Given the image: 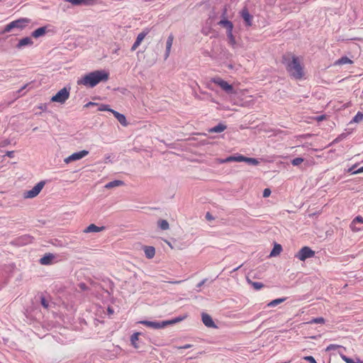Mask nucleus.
Segmentation results:
<instances>
[{
  "label": "nucleus",
  "instance_id": "nucleus-1",
  "mask_svg": "<svg viewBox=\"0 0 363 363\" xmlns=\"http://www.w3.org/2000/svg\"><path fill=\"white\" fill-rule=\"evenodd\" d=\"M281 62L285 65L286 69L291 77L295 79H301L303 77V67L298 57L290 54L284 55Z\"/></svg>",
  "mask_w": 363,
  "mask_h": 363
},
{
  "label": "nucleus",
  "instance_id": "nucleus-2",
  "mask_svg": "<svg viewBox=\"0 0 363 363\" xmlns=\"http://www.w3.org/2000/svg\"><path fill=\"white\" fill-rule=\"evenodd\" d=\"M109 78V73L106 70H96L89 72L78 79V85H84L93 88L102 82H106Z\"/></svg>",
  "mask_w": 363,
  "mask_h": 363
},
{
  "label": "nucleus",
  "instance_id": "nucleus-3",
  "mask_svg": "<svg viewBox=\"0 0 363 363\" xmlns=\"http://www.w3.org/2000/svg\"><path fill=\"white\" fill-rule=\"evenodd\" d=\"M186 318V315H183L163 321L141 320L139 322V323L153 329H161L165 328L166 326L179 323L184 320Z\"/></svg>",
  "mask_w": 363,
  "mask_h": 363
},
{
  "label": "nucleus",
  "instance_id": "nucleus-4",
  "mask_svg": "<svg viewBox=\"0 0 363 363\" xmlns=\"http://www.w3.org/2000/svg\"><path fill=\"white\" fill-rule=\"evenodd\" d=\"M30 21L31 20L28 18H20L17 20L13 21L6 25L2 30H0V35L6 33L11 32L14 28L22 30L28 26Z\"/></svg>",
  "mask_w": 363,
  "mask_h": 363
},
{
  "label": "nucleus",
  "instance_id": "nucleus-5",
  "mask_svg": "<svg viewBox=\"0 0 363 363\" xmlns=\"http://www.w3.org/2000/svg\"><path fill=\"white\" fill-rule=\"evenodd\" d=\"M224 162H245L249 164L257 166L259 164V161L258 159L253 158V157H247L241 155H237V156H229L225 160H223Z\"/></svg>",
  "mask_w": 363,
  "mask_h": 363
},
{
  "label": "nucleus",
  "instance_id": "nucleus-6",
  "mask_svg": "<svg viewBox=\"0 0 363 363\" xmlns=\"http://www.w3.org/2000/svg\"><path fill=\"white\" fill-rule=\"evenodd\" d=\"M70 93V88L64 87L60 89L57 94L52 96L51 101L58 102L60 104H65V101L69 99Z\"/></svg>",
  "mask_w": 363,
  "mask_h": 363
},
{
  "label": "nucleus",
  "instance_id": "nucleus-7",
  "mask_svg": "<svg viewBox=\"0 0 363 363\" xmlns=\"http://www.w3.org/2000/svg\"><path fill=\"white\" fill-rule=\"evenodd\" d=\"M45 184V181H40L36 185H35L32 189L27 191L24 193V198L31 199L35 197L41 191Z\"/></svg>",
  "mask_w": 363,
  "mask_h": 363
},
{
  "label": "nucleus",
  "instance_id": "nucleus-8",
  "mask_svg": "<svg viewBox=\"0 0 363 363\" xmlns=\"http://www.w3.org/2000/svg\"><path fill=\"white\" fill-rule=\"evenodd\" d=\"M314 255L315 252L309 247L305 246L298 252L295 257L301 261H305L306 259L313 257Z\"/></svg>",
  "mask_w": 363,
  "mask_h": 363
},
{
  "label": "nucleus",
  "instance_id": "nucleus-9",
  "mask_svg": "<svg viewBox=\"0 0 363 363\" xmlns=\"http://www.w3.org/2000/svg\"><path fill=\"white\" fill-rule=\"evenodd\" d=\"M213 82L218 84L223 90H224L228 94H233L234 92L233 86L231 84H228L226 81L220 78L214 79Z\"/></svg>",
  "mask_w": 363,
  "mask_h": 363
},
{
  "label": "nucleus",
  "instance_id": "nucleus-10",
  "mask_svg": "<svg viewBox=\"0 0 363 363\" xmlns=\"http://www.w3.org/2000/svg\"><path fill=\"white\" fill-rule=\"evenodd\" d=\"M89 154V151L83 150L79 152H74L65 159V162L68 164L72 161L81 160Z\"/></svg>",
  "mask_w": 363,
  "mask_h": 363
},
{
  "label": "nucleus",
  "instance_id": "nucleus-11",
  "mask_svg": "<svg viewBox=\"0 0 363 363\" xmlns=\"http://www.w3.org/2000/svg\"><path fill=\"white\" fill-rule=\"evenodd\" d=\"M225 15H226V9H224L223 14H222L223 19L220 20V22L218 23V24L220 26L225 28L226 33H227L228 31L233 30V24L230 21L225 18Z\"/></svg>",
  "mask_w": 363,
  "mask_h": 363
},
{
  "label": "nucleus",
  "instance_id": "nucleus-12",
  "mask_svg": "<svg viewBox=\"0 0 363 363\" xmlns=\"http://www.w3.org/2000/svg\"><path fill=\"white\" fill-rule=\"evenodd\" d=\"M351 228L353 231H359L363 229V218L357 216L351 223Z\"/></svg>",
  "mask_w": 363,
  "mask_h": 363
},
{
  "label": "nucleus",
  "instance_id": "nucleus-13",
  "mask_svg": "<svg viewBox=\"0 0 363 363\" xmlns=\"http://www.w3.org/2000/svg\"><path fill=\"white\" fill-rule=\"evenodd\" d=\"M241 16L245 21L246 26H251L252 22V16L249 13L247 8L242 9L240 12Z\"/></svg>",
  "mask_w": 363,
  "mask_h": 363
},
{
  "label": "nucleus",
  "instance_id": "nucleus-14",
  "mask_svg": "<svg viewBox=\"0 0 363 363\" xmlns=\"http://www.w3.org/2000/svg\"><path fill=\"white\" fill-rule=\"evenodd\" d=\"M55 258V255L52 253H46L39 259V263L42 265H49L52 263Z\"/></svg>",
  "mask_w": 363,
  "mask_h": 363
},
{
  "label": "nucleus",
  "instance_id": "nucleus-15",
  "mask_svg": "<svg viewBox=\"0 0 363 363\" xmlns=\"http://www.w3.org/2000/svg\"><path fill=\"white\" fill-rule=\"evenodd\" d=\"M201 316H202V321L206 327L212 328H217L216 325L213 322L211 315H209L207 313H203Z\"/></svg>",
  "mask_w": 363,
  "mask_h": 363
},
{
  "label": "nucleus",
  "instance_id": "nucleus-16",
  "mask_svg": "<svg viewBox=\"0 0 363 363\" xmlns=\"http://www.w3.org/2000/svg\"><path fill=\"white\" fill-rule=\"evenodd\" d=\"M147 33V31H143L138 35L135 43L131 47V51H135L138 48V47L140 45L141 42L143 40V39L145 38Z\"/></svg>",
  "mask_w": 363,
  "mask_h": 363
},
{
  "label": "nucleus",
  "instance_id": "nucleus-17",
  "mask_svg": "<svg viewBox=\"0 0 363 363\" xmlns=\"http://www.w3.org/2000/svg\"><path fill=\"white\" fill-rule=\"evenodd\" d=\"M33 44V41L30 37H26L21 39L18 44L16 45L17 49H21L25 46H31Z\"/></svg>",
  "mask_w": 363,
  "mask_h": 363
},
{
  "label": "nucleus",
  "instance_id": "nucleus-18",
  "mask_svg": "<svg viewBox=\"0 0 363 363\" xmlns=\"http://www.w3.org/2000/svg\"><path fill=\"white\" fill-rule=\"evenodd\" d=\"M111 113L113 114V116H115V118L118 121V122L123 125V126H127L128 125V122H127V120H126V118L125 116V115L115 111V110H111Z\"/></svg>",
  "mask_w": 363,
  "mask_h": 363
},
{
  "label": "nucleus",
  "instance_id": "nucleus-19",
  "mask_svg": "<svg viewBox=\"0 0 363 363\" xmlns=\"http://www.w3.org/2000/svg\"><path fill=\"white\" fill-rule=\"evenodd\" d=\"M105 229L104 226L98 227L95 224H90L88 227H86L83 232L85 233H98Z\"/></svg>",
  "mask_w": 363,
  "mask_h": 363
},
{
  "label": "nucleus",
  "instance_id": "nucleus-20",
  "mask_svg": "<svg viewBox=\"0 0 363 363\" xmlns=\"http://www.w3.org/2000/svg\"><path fill=\"white\" fill-rule=\"evenodd\" d=\"M173 40H174V35L172 34H170L168 36L167 43H166V51H165V54H164L165 59H167L169 55L171 48H172V43H173Z\"/></svg>",
  "mask_w": 363,
  "mask_h": 363
},
{
  "label": "nucleus",
  "instance_id": "nucleus-21",
  "mask_svg": "<svg viewBox=\"0 0 363 363\" xmlns=\"http://www.w3.org/2000/svg\"><path fill=\"white\" fill-rule=\"evenodd\" d=\"M47 32V26H43L37 28L34 31L32 32L31 36L38 38L43 35H44Z\"/></svg>",
  "mask_w": 363,
  "mask_h": 363
},
{
  "label": "nucleus",
  "instance_id": "nucleus-22",
  "mask_svg": "<svg viewBox=\"0 0 363 363\" xmlns=\"http://www.w3.org/2000/svg\"><path fill=\"white\" fill-rule=\"evenodd\" d=\"M145 257L147 259H152L155 255V249L152 246H144L143 247Z\"/></svg>",
  "mask_w": 363,
  "mask_h": 363
},
{
  "label": "nucleus",
  "instance_id": "nucleus-23",
  "mask_svg": "<svg viewBox=\"0 0 363 363\" xmlns=\"http://www.w3.org/2000/svg\"><path fill=\"white\" fill-rule=\"evenodd\" d=\"M227 128V126L222 123H218L217 125L211 128L208 130L209 133H221Z\"/></svg>",
  "mask_w": 363,
  "mask_h": 363
},
{
  "label": "nucleus",
  "instance_id": "nucleus-24",
  "mask_svg": "<svg viewBox=\"0 0 363 363\" xmlns=\"http://www.w3.org/2000/svg\"><path fill=\"white\" fill-rule=\"evenodd\" d=\"M141 333H138V332H136V333H134L131 336H130V342H131V345L136 349H138L140 348V346L138 345L137 342L138 341V337L139 335H140Z\"/></svg>",
  "mask_w": 363,
  "mask_h": 363
},
{
  "label": "nucleus",
  "instance_id": "nucleus-25",
  "mask_svg": "<svg viewBox=\"0 0 363 363\" xmlns=\"http://www.w3.org/2000/svg\"><path fill=\"white\" fill-rule=\"evenodd\" d=\"M281 250H282L281 245L279 244L275 243L272 250L270 252L269 256L270 257H276L277 255L280 254Z\"/></svg>",
  "mask_w": 363,
  "mask_h": 363
},
{
  "label": "nucleus",
  "instance_id": "nucleus-26",
  "mask_svg": "<svg viewBox=\"0 0 363 363\" xmlns=\"http://www.w3.org/2000/svg\"><path fill=\"white\" fill-rule=\"evenodd\" d=\"M65 1L69 2L73 5H89L92 0H65Z\"/></svg>",
  "mask_w": 363,
  "mask_h": 363
},
{
  "label": "nucleus",
  "instance_id": "nucleus-27",
  "mask_svg": "<svg viewBox=\"0 0 363 363\" xmlns=\"http://www.w3.org/2000/svg\"><path fill=\"white\" fill-rule=\"evenodd\" d=\"M124 184V182L121 180H113L108 183H107L105 186L106 189H111L116 186H122Z\"/></svg>",
  "mask_w": 363,
  "mask_h": 363
},
{
  "label": "nucleus",
  "instance_id": "nucleus-28",
  "mask_svg": "<svg viewBox=\"0 0 363 363\" xmlns=\"http://www.w3.org/2000/svg\"><path fill=\"white\" fill-rule=\"evenodd\" d=\"M247 281L250 284L255 290H259L264 287V284L261 282L252 281L247 277Z\"/></svg>",
  "mask_w": 363,
  "mask_h": 363
},
{
  "label": "nucleus",
  "instance_id": "nucleus-29",
  "mask_svg": "<svg viewBox=\"0 0 363 363\" xmlns=\"http://www.w3.org/2000/svg\"><path fill=\"white\" fill-rule=\"evenodd\" d=\"M227 37H228V43L233 46V47H235V45H236V40H235V38L233 34V30H230V31H228L227 32Z\"/></svg>",
  "mask_w": 363,
  "mask_h": 363
},
{
  "label": "nucleus",
  "instance_id": "nucleus-30",
  "mask_svg": "<svg viewBox=\"0 0 363 363\" xmlns=\"http://www.w3.org/2000/svg\"><path fill=\"white\" fill-rule=\"evenodd\" d=\"M352 61L348 58L347 56H343L340 57L335 62V65H345V64H352Z\"/></svg>",
  "mask_w": 363,
  "mask_h": 363
},
{
  "label": "nucleus",
  "instance_id": "nucleus-31",
  "mask_svg": "<svg viewBox=\"0 0 363 363\" xmlns=\"http://www.w3.org/2000/svg\"><path fill=\"white\" fill-rule=\"evenodd\" d=\"M340 356L346 363H363V361L360 360L358 358H357L355 360L354 359L347 357L345 354H341Z\"/></svg>",
  "mask_w": 363,
  "mask_h": 363
},
{
  "label": "nucleus",
  "instance_id": "nucleus-32",
  "mask_svg": "<svg viewBox=\"0 0 363 363\" xmlns=\"http://www.w3.org/2000/svg\"><path fill=\"white\" fill-rule=\"evenodd\" d=\"M157 225L158 227L163 230H166L169 228V223L166 220H159Z\"/></svg>",
  "mask_w": 363,
  "mask_h": 363
},
{
  "label": "nucleus",
  "instance_id": "nucleus-33",
  "mask_svg": "<svg viewBox=\"0 0 363 363\" xmlns=\"http://www.w3.org/2000/svg\"><path fill=\"white\" fill-rule=\"evenodd\" d=\"M286 299V298H280L274 299L268 303V306L274 307V306H277L278 304L281 303L284 301H285Z\"/></svg>",
  "mask_w": 363,
  "mask_h": 363
},
{
  "label": "nucleus",
  "instance_id": "nucleus-34",
  "mask_svg": "<svg viewBox=\"0 0 363 363\" xmlns=\"http://www.w3.org/2000/svg\"><path fill=\"white\" fill-rule=\"evenodd\" d=\"M99 106L98 108V111H110L111 112V108H110L109 105H107V104H99L97 106Z\"/></svg>",
  "mask_w": 363,
  "mask_h": 363
},
{
  "label": "nucleus",
  "instance_id": "nucleus-35",
  "mask_svg": "<svg viewBox=\"0 0 363 363\" xmlns=\"http://www.w3.org/2000/svg\"><path fill=\"white\" fill-rule=\"evenodd\" d=\"M40 303L43 306V308H48L49 301L45 298V297L43 294L40 295Z\"/></svg>",
  "mask_w": 363,
  "mask_h": 363
},
{
  "label": "nucleus",
  "instance_id": "nucleus-36",
  "mask_svg": "<svg viewBox=\"0 0 363 363\" xmlns=\"http://www.w3.org/2000/svg\"><path fill=\"white\" fill-rule=\"evenodd\" d=\"M325 323V319L322 317L315 318H313L311 321H309V323H315V324H323Z\"/></svg>",
  "mask_w": 363,
  "mask_h": 363
},
{
  "label": "nucleus",
  "instance_id": "nucleus-37",
  "mask_svg": "<svg viewBox=\"0 0 363 363\" xmlns=\"http://www.w3.org/2000/svg\"><path fill=\"white\" fill-rule=\"evenodd\" d=\"M20 239L22 240V241L24 242L25 243H30V242H32V241L34 238H33V237H32L30 235H25L21 237Z\"/></svg>",
  "mask_w": 363,
  "mask_h": 363
},
{
  "label": "nucleus",
  "instance_id": "nucleus-38",
  "mask_svg": "<svg viewBox=\"0 0 363 363\" xmlns=\"http://www.w3.org/2000/svg\"><path fill=\"white\" fill-rule=\"evenodd\" d=\"M363 119V113L361 112H357V113L354 116V117L352 119L353 122L358 123Z\"/></svg>",
  "mask_w": 363,
  "mask_h": 363
},
{
  "label": "nucleus",
  "instance_id": "nucleus-39",
  "mask_svg": "<svg viewBox=\"0 0 363 363\" xmlns=\"http://www.w3.org/2000/svg\"><path fill=\"white\" fill-rule=\"evenodd\" d=\"M303 162V159L302 157H296L291 160V164L294 166H298Z\"/></svg>",
  "mask_w": 363,
  "mask_h": 363
},
{
  "label": "nucleus",
  "instance_id": "nucleus-40",
  "mask_svg": "<svg viewBox=\"0 0 363 363\" xmlns=\"http://www.w3.org/2000/svg\"><path fill=\"white\" fill-rule=\"evenodd\" d=\"M10 144V140L9 139H5L0 141V147H4Z\"/></svg>",
  "mask_w": 363,
  "mask_h": 363
},
{
  "label": "nucleus",
  "instance_id": "nucleus-41",
  "mask_svg": "<svg viewBox=\"0 0 363 363\" xmlns=\"http://www.w3.org/2000/svg\"><path fill=\"white\" fill-rule=\"evenodd\" d=\"M303 359L310 363H317L314 357L312 356H306Z\"/></svg>",
  "mask_w": 363,
  "mask_h": 363
},
{
  "label": "nucleus",
  "instance_id": "nucleus-42",
  "mask_svg": "<svg viewBox=\"0 0 363 363\" xmlns=\"http://www.w3.org/2000/svg\"><path fill=\"white\" fill-rule=\"evenodd\" d=\"M271 193H272V191L269 189H268V188L264 189L263 191V197L267 198V197L269 196Z\"/></svg>",
  "mask_w": 363,
  "mask_h": 363
},
{
  "label": "nucleus",
  "instance_id": "nucleus-43",
  "mask_svg": "<svg viewBox=\"0 0 363 363\" xmlns=\"http://www.w3.org/2000/svg\"><path fill=\"white\" fill-rule=\"evenodd\" d=\"M347 133H342L340 134L335 140V142H337V141H340L344 138H345L347 137Z\"/></svg>",
  "mask_w": 363,
  "mask_h": 363
},
{
  "label": "nucleus",
  "instance_id": "nucleus-44",
  "mask_svg": "<svg viewBox=\"0 0 363 363\" xmlns=\"http://www.w3.org/2000/svg\"><path fill=\"white\" fill-rule=\"evenodd\" d=\"M98 105H99V104H97V103L89 101L84 105V108H89L91 106H98Z\"/></svg>",
  "mask_w": 363,
  "mask_h": 363
},
{
  "label": "nucleus",
  "instance_id": "nucleus-45",
  "mask_svg": "<svg viewBox=\"0 0 363 363\" xmlns=\"http://www.w3.org/2000/svg\"><path fill=\"white\" fill-rule=\"evenodd\" d=\"M339 347H340L339 345L331 344L329 346H328V347L326 348V350L329 351L331 350H335V348Z\"/></svg>",
  "mask_w": 363,
  "mask_h": 363
},
{
  "label": "nucleus",
  "instance_id": "nucleus-46",
  "mask_svg": "<svg viewBox=\"0 0 363 363\" xmlns=\"http://www.w3.org/2000/svg\"><path fill=\"white\" fill-rule=\"evenodd\" d=\"M362 172H363V167H361L360 168L357 169L356 171L352 172V174H359V173H362Z\"/></svg>",
  "mask_w": 363,
  "mask_h": 363
},
{
  "label": "nucleus",
  "instance_id": "nucleus-47",
  "mask_svg": "<svg viewBox=\"0 0 363 363\" xmlns=\"http://www.w3.org/2000/svg\"><path fill=\"white\" fill-rule=\"evenodd\" d=\"M207 281V279H204L202 281H201L199 283H198L196 287L201 288Z\"/></svg>",
  "mask_w": 363,
  "mask_h": 363
},
{
  "label": "nucleus",
  "instance_id": "nucleus-48",
  "mask_svg": "<svg viewBox=\"0 0 363 363\" xmlns=\"http://www.w3.org/2000/svg\"><path fill=\"white\" fill-rule=\"evenodd\" d=\"M28 85H29V84H26L24 86H23L20 89H18L17 91V93L18 94H21V92L23 91V90H24Z\"/></svg>",
  "mask_w": 363,
  "mask_h": 363
},
{
  "label": "nucleus",
  "instance_id": "nucleus-49",
  "mask_svg": "<svg viewBox=\"0 0 363 363\" xmlns=\"http://www.w3.org/2000/svg\"><path fill=\"white\" fill-rule=\"evenodd\" d=\"M316 121H323L324 119H325V115H320V116H318L315 118Z\"/></svg>",
  "mask_w": 363,
  "mask_h": 363
},
{
  "label": "nucleus",
  "instance_id": "nucleus-50",
  "mask_svg": "<svg viewBox=\"0 0 363 363\" xmlns=\"http://www.w3.org/2000/svg\"><path fill=\"white\" fill-rule=\"evenodd\" d=\"M191 347H192L191 345L186 344V345L179 347V349H189V348H191Z\"/></svg>",
  "mask_w": 363,
  "mask_h": 363
},
{
  "label": "nucleus",
  "instance_id": "nucleus-51",
  "mask_svg": "<svg viewBox=\"0 0 363 363\" xmlns=\"http://www.w3.org/2000/svg\"><path fill=\"white\" fill-rule=\"evenodd\" d=\"M111 155L106 156V157H105V163L111 162L112 161H111Z\"/></svg>",
  "mask_w": 363,
  "mask_h": 363
},
{
  "label": "nucleus",
  "instance_id": "nucleus-52",
  "mask_svg": "<svg viewBox=\"0 0 363 363\" xmlns=\"http://www.w3.org/2000/svg\"><path fill=\"white\" fill-rule=\"evenodd\" d=\"M206 218L208 219V220H212L213 218V216L209 213H207L206 215Z\"/></svg>",
  "mask_w": 363,
  "mask_h": 363
},
{
  "label": "nucleus",
  "instance_id": "nucleus-53",
  "mask_svg": "<svg viewBox=\"0 0 363 363\" xmlns=\"http://www.w3.org/2000/svg\"><path fill=\"white\" fill-rule=\"evenodd\" d=\"M13 155V151H8L6 152V155L9 156V157H12Z\"/></svg>",
  "mask_w": 363,
  "mask_h": 363
},
{
  "label": "nucleus",
  "instance_id": "nucleus-54",
  "mask_svg": "<svg viewBox=\"0 0 363 363\" xmlns=\"http://www.w3.org/2000/svg\"><path fill=\"white\" fill-rule=\"evenodd\" d=\"M182 281H183L179 280V281H168V282H169V283H171V284H178L182 283Z\"/></svg>",
  "mask_w": 363,
  "mask_h": 363
},
{
  "label": "nucleus",
  "instance_id": "nucleus-55",
  "mask_svg": "<svg viewBox=\"0 0 363 363\" xmlns=\"http://www.w3.org/2000/svg\"><path fill=\"white\" fill-rule=\"evenodd\" d=\"M356 167V165H354L352 166V167H350L349 169H348V172H350L352 174V172H354V169Z\"/></svg>",
  "mask_w": 363,
  "mask_h": 363
},
{
  "label": "nucleus",
  "instance_id": "nucleus-56",
  "mask_svg": "<svg viewBox=\"0 0 363 363\" xmlns=\"http://www.w3.org/2000/svg\"><path fill=\"white\" fill-rule=\"evenodd\" d=\"M107 311H108V314H113V309L111 308V307H108Z\"/></svg>",
  "mask_w": 363,
  "mask_h": 363
},
{
  "label": "nucleus",
  "instance_id": "nucleus-57",
  "mask_svg": "<svg viewBox=\"0 0 363 363\" xmlns=\"http://www.w3.org/2000/svg\"><path fill=\"white\" fill-rule=\"evenodd\" d=\"M307 0H296V3L301 4L306 2Z\"/></svg>",
  "mask_w": 363,
  "mask_h": 363
},
{
  "label": "nucleus",
  "instance_id": "nucleus-58",
  "mask_svg": "<svg viewBox=\"0 0 363 363\" xmlns=\"http://www.w3.org/2000/svg\"><path fill=\"white\" fill-rule=\"evenodd\" d=\"M242 266V264H240L239 265L238 267H235V269H233V272H235L237 271L238 269H239Z\"/></svg>",
  "mask_w": 363,
  "mask_h": 363
},
{
  "label": "nucleus",
  "instance_id": "nucleus-59",
  "mask_svg": "<svg viewBox=\"0 0 363 363\" xmlns=\"http://www.w3.org/2000/svg\"><path fill=\"white\" fill-rule=\"evenodd\" d=\"M80 288L82 289H86V285L85 284H80Z\"/></svg>",
  "mask_w": 363,
  "mask_h": 363
},
{
  "label": "nucleus",
  "instance_id": "nucleus-60",
  "mask_svg": "<svg viewBox=\"0 0 363 363\" xmlns=\"http://www.w3.org/2000/svg\"><path fill=\"white\" fill-rule=\"evenodd\" d=\"M23 94H24V93H23V94H19V95H18V97H20V95H21V96H22V95H23Z\"/></svg>",
  "mask_w": 363,
  "mask_h": 363
},
{
  "label": "nucleus",
  "instance_id": "nucleus-61",
  "mask_svg": "<svg viewBox=\"0 0 363 363\" xmlns=\"http://www.w3.org/2000/svg\"><path fill=\"white\" fill-rule=\"evenodd\" d=\"M38 129L37 127H35V128H33V130H36Z\"/></svg>",
  "mask_w": 363,
  "mask_h": 363
},
{
  "label": "nucleus",
  "instance_id": "nucleus-62",
  "mask_svg": "<svg viewBox=\"0 0 363 363\" xmlns=\"http://www.w3.org/2000/svg\"><path fill=\"white\" fill-rule=\"evenodd\" d=\"M282 363H289V362H282Z\"/></svg>",
  "mask_w": 363,
  "mask_h": 363
},
{
  "label": "nucleus",
  "instance_id": "nucleus-63",
  "mask_svg": "<svg viewBox=\"0 0 363 363\" xmlns=\"http://www.w3.org/2000/svg\"><path fill=\"white\" fill-rule=\"evenodd\" d=\"M0 363H1V362H0Z\"/></svg>",
  "mask_w": 363,
  "mask_h": 363
}]
</instances>
